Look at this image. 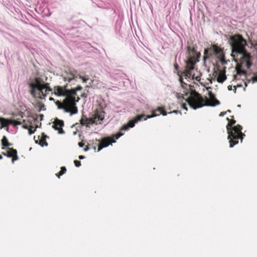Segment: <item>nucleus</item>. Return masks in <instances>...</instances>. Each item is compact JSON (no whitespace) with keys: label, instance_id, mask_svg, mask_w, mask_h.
I'll return each mask as SVG.
<instances>
[{"label":"nucleus","instance_id":"nucleus-9","mask_svg":"<svg viewBox=\"0 0 257 257\" xmlns=\"http://www.w3.org/2000/svg\"><path fill=\"white\" fill-rule=\"evenodd\" d=\"M12 123V121L10 119L5 118L3 117H0V124L1 128L8 126L10 124Z\"/></svg>","mask_w":257,"mask_h":257},{"label":"nucleus","instance_id":"nucleus-44","mask_svg":"<svg viewBox=\"0 0 257 257\" xmlns=\"http://www.w3.org/2000/svg\"><path fill=\"white\" fill-rule=\"evenodd\" d=\"M23 127L25 129H28L30 127L27 124H26L23 125Z\"/></svg>","mask_w":257,"mask_h":257},{"label":"nucleus","instance_id":"nucleus-22","mask_svg":"<svg viewBox=\"0 0 257 257\" xmlns=\"http://www.w3.org/2000/svg\"><path fill=\"white\" fill-rule=\"evenodd\" d=\"M1 142L2 146L4 147H6V145L9 143L8 140L6 136L3 137Z\"/></svg>","mask_w":257,"mask_h":257},{"label":"nucleus","instance_id":"nucleus-2","mask_svg":"<svg viewBox=\"0 0 257 257\" xmlns=\"http://www.w3.org/2000/svg\"><path fill=\"white\" fill-rule=\"evenodd\" d=\"M235 120H232L228 123L226 126L227 131L228 134V139L229 140L230 148H232L235 145L238 143V140L240 139L242 142L245 135L241 132L242 126L239 124L230 127V124H233L235 123Z\"/></svg>","mask_w":257,"mask_h":257},{"label":"nucleus","instance_id":"nucleus-47","mask_svg":"<svg viewBox=\"0 0 257 257\" xmlns=\"http://www.w3.org/2000/svg\"><path fill=\"white\" fill-rule=\"evenodd\" d=\"M194 79H195V80H196L197 81H199L200 80V77L197 76L195 78L194 77Z\"/></svg>","mask_w":257,"mask_h":257},{"label":"nucleus","instance_id":"nucleus-27","mask_svg":"<svg viewBox=\"0 0 257 257\" xmlns=\"http://www.w3.org/2000/svg\"><path fill=\"white\" fill-rule=\"evenodd\" d=\"M244 63H245V66L247 69H249L252 64V62L250 61V60L244 61Z\"/></svg>","mask_w":257,"mask_h":257},{"label":"nucleus","instance_id":"nucleus-20","mask_svg":"<svg viewBox=\"0 0 257 257\" xmlns=\"http://www.w3.org/2000/svg\"><path fill=\"white\" fill-rule=\"evenodd\" d=\"M35 143L36 144H39L42 147L47 146H48V143L46 142L45 140H44L43 139H41L39 141V140H35Z\"/></svg>","mask_w":257,"mask_h":257},{"label":"nucleus","instance_id":"nucleus-64","mask_svg":"<svg viewBox=\"0 0 257 257\" xmlns=\"http://www.w3.org/2000/svg\"><path fill=\"white\" fill-rule=\"evenodd\" d=\"M227 111L228 112H230V110H228Z\"/></svg>","mask_w":257,"mask_h":257},{"label":"nucleus","instance_id":"nucleus-45","mask_svg":"<svg viewBox=\"0 0 257 257\" xmlns=\"http://www.w3.org/2000/svg\"><path fill=\"white\" fill-rule=\"evenodd\" d=\"M81 96L82 97L86 98V97H87V94H86V93H83L81 95Z\"/></svg>","mask_w":257,"mask_h":257},{"label":"nucleus","instance_id":"nucleus-51","mask_svg":"<svg viewBox=\"0 0 257 257\" xmlns=\"http://www.w3.org/2000/svg\"><path fill=\"white\" fill-rule=\"evenodd\" d=\"M89 150V148L88 147H86L84 149V151H87Z\"/></svg>","mask_w":257,"mask_h":257},{"label":"nucleus","instance_id":"nucleus-37","mask_svg":"<svg viewBox=\"0 0 257 257\" xmlns=\"http://www.w3.org/2000/svg\"><path fill=\"white\" fill-rule=\"evenodd\" d=\"M155 117V115H148L147 117L144 119L145 120H146L147 118H151Z\"/></svg>","mask_w":257,"mask_h":257},{"label":"nucleus","instance_id":"nucleus-35","mask_svg":"<svg viewBox=\"0 0 257 257\" xmlns=\"http://www.w3.org/2000/svg\"><path fill=\"white\" fill-rule=\"evenodd\" d=\"M150 112H152V115H155V117L156 116H159L160 115V114H157L156 113V112H155V111L151 109V111H150Z\"/></svg>","mask_w":257,"mask_h":257},{"label":"nucleus","instance_id":"nucleus-52","mask_svg":"<svg viewBox=\"0 0 257 257\" xmlns=\"http://www.w3.org/2000/svg\"><path fill=\"white\" fill-rule=\"evenodd\" d=\"M12 146V144H11V143H9H9L6 145V147H9V146Z\"/></svg>","mask_w":257,"mask_h":257},{"label":"nucleus","instance_id":"nucleus-63","mask_svg":"<svg viewBox=\"0 0 257 257\" xmlns=\"http://www.w3.org/2000/svg\"><path fill=\"white\" fill-rule=\"evenodd\" d=\"M2 159V156L0 155V160Z\"/></svg>","mask_w":257,"mask_h":257},{"label":"nucleus","instance_id":"nucleus-32","mask_svg":"<svg viewBox=\"0 0 257 257\" xmlns=\"http://www.w3.org/2000/svg\"><path fill=\"white\" fill-rule=\"evenodd\" d=\"M64 104H65L64 103ZM70 107H69L68 106H67L66 105H65V106H64V108H63L64 111L65 112H70Z\"/></svg>","mask_w":257,"mask_h":257},{"label":"nucleus","instance_id":"nucleus-60","mask_svg":"<svg viewBox=\"0 0 257 257\" xmlns=\"http://www.w3.org/2000/svg\"><path fill=\"white\" fill-rule=\"evenodd\" d=\"M237 107H241V105H240V104H238V105H237Z\"/></svg>","mask_w":257,"mask_h":257},{"label":"nucleus","instance_id":"nucleus-33","mask_svg":"<svg viewBox=\"0 0 257 257\" xmlns=\"http://www.w3.org/2000/svg\"><path fill=\"white\" fill-rule=\"evenodd\" d=\"M74 163L75 164V166L77 167H79L81 166V162L79 161L75 160L74 161Z\"/></svg>","mask_w":257,"mask_h":257},{"label":"nucleus","instance_id":"nucleus-59","mask_svg":"<svg viewBox=\"0 0 257 257\" xmlns=\"http://www.w3.org/2000/svg\"><path fill=\"white\" fill-rule=\"evenodd\" d=\"M177 66H178V65H175V67L176 69H177Z\"/></svg>","mask_w":257,"mask_h":257},{"label":"nucleus","instance_id":"nucleus-6","mask_svg":"<svg viewBox=\"0 0 257 257\" xmlns=\"http://www.w3.org/2000/svg\"><path fill=\"white\" fill-rule=\"evenodd\" d=\"M80 98L78 96L77 98L72 96H66L63 101V103L65 105L72 109V111L70 112V115L76 114L78 112V109L76 106V102H78Z\"/></svg>","mask_w":257,"mask_h":257},{"label":"nucleus","instance_id":"nucleus-61","mask_svg":"<svg viewBox=\"0 0 257 257\" xmlns=\"http://www.w3.org/2000/svg\"><path fill=\"white\" fill-rule=\"evenodd\" d=\"M53 98L52 97L50 98V100H53Z\"/></svg>","mask_w":257,"mask_h":257},{"label":"nucleus","instance_id":"nucleus-34","mask_svg":"<svg viewBox=\"0 0 257 257\" xmlns=\"http://www.w3.org/2000/svg\"><path fill=\"white\" fill-rule=\"evenodd\" d=\"M176 113V114H177V113H180V114H182L181 112L180 111H179L178 110H174L172 111H171L170 112H169L168 113Z\"/></svg>","mask_w":257,"mask_h":257},{"label":"nucleus","instance_id":"nucleus-3","mask_svg":"<svg viewBox=\"0 0 257 257\" xmlns=\"http://www.w3.org/2000/svg\"><path fill=\"white\" fill-rule=\"evenodd\" d=\"M31 94L35 98L43 99L46 96L47 92L52 90L48 83L42 82L39 78L35 79L34 83L30 84Z\"/></svg>","mask_w":257,"mask_h":257},{"label":"nucleus","instance_id":"nucleus-12","mask_svg":"<svg viewBox=\"0 0 257 257\" xmlns=\"http://www.w3.org/2000/svg\"><path fill=\"white\" fill-rule=\"evenodd\" d=\"M82 89V87L81 86H78L75 89H72L70 90H69L67 96H73L74 97H76V95H77L76 91H80Z\"/></svg>","mask_w":257,"mask_h":257},{"label":"nucleus","instance_id":"nucleus-16","mask_svg":"<svg viewBox=\"0 0 257 257\" xmlns=\"http://www.w3.org/2000/svg\"><path fill=\"white\" fill-rule=\"evenodd\" d=\"M226 79L225 74H220L217 77V81L219 83H223Z\"/></svg>","mask_w":257,"mask_h":257},{"label":"nucleus","instance_id":"nucleus-11","mask_svg":"<svg viewBox=\"0 0 257 257\" xmlns=\"http://www.w3.org/2000/svg\"><path fill=\"white\" fill-rule=\"evenodd\" d=\"M141 107V108L143 109L142 111L143 113L150 112V111H151V109H152V106L148 103L145 102H142Z\"/></svg>","mask_w":257,"mask_h":257},{"label":"nucleus","instance_id":"nucleus-24","mask_svg":"<svg viewBox=\"0 0 257 257\" xmlns=\"http://www.w3.org/2000/svg\"><path fill=\"white\" fill-rule=\"evenodd\" d=\"M38 105L39 107V111H41L42 110H46V108H45V105L44 104L42 103L41 102H38Z\"/></svg>","mask_w":257,"mask_h":257},{"label":"nucleus","instance_id":"nucleus-57","mask_svg":"<svg viewBox=\"0 0 257 257\" xmlns=\"http://www.w3.org/2000/svg\"><path fill=\"white\" fill-rule=\"evenodd\" d=\"M115 142H116V141H115V140H112V141H111V143H110V144H111H111H112V143H115Z\"/></svg>","mask_w":257,"mask_h":257},{"label":"nucleus","instance_id":"nucleus-41","mask_svg":"<svg viewBox=\"0 0 257 257\" xmlns=\"http://www.w3.org/2000/svg\"><path fill=\"white\" fill-rule=\"evenodd\" d=\"M52 127L54 128L55 130H58L59 129V126L58 125H56V124H53V125H52Z\"/></svg>","mask_w":257,"mask_h":257},{"label":"nucleus","instance_id":"nucleus-14","mask_svg":"<svg viewBox=\"0 0 257 257\" xmlns=\"http://www.w3.org/2000/svg\"><path fill=\"white\" fill-rule=\"evenodd\" d=\"M209 96L211 98L213 99L215 102L214 103L211 104L210 105V106H214L220 104L219 101L215 98L214 95L211 92H209Z\"/></svg>","mask_w":257,"mask_h":257},{"label":"nucleus","instance_id":"nucleus-31","mask_svg":"<svg viewBox=\"0 0 257 257\" xmlns=\"http://www.w3.org/2000/svg\"><path fill=\"white\" fill-rule=\"evenodd\" d=\"M32 128H33V126L32 125H31L30 127H29L28 128V130H29V133L30 135H32L33 134H34L35 133V131H36L35 129L33 130Z\"/></svg>","mask_w":257,"mask_h":257},{"label":"nucleus","instance_id":"nucleus-18","mask_svg":"<svg viewBox=\"0 0 257 257\" xmlns=\"http://www.w3.org/2000/svg\"><path fill=\"white\" fill-rule=\"evenodd\" d=\"M12 148H8L7 152H3L2 154L8 158H12L13 157V152L11 151Z\"/></svg>","mask_w":257,"mask_h":257},{"label":"nucleus","instance_id":"nucleus-43","mask_svg":"<svg viewBox=\"0 0 257 257\" xmlns=\"http://www.w3.org/2000/svg\"><path fill=\"white\" fill-rule=\"evenodd\" d=\"M78 146L79 147L82 148L84 146V144L83 142H81L78 143Z\"/></svg>","mask_w":257,"mask_h":257},{"label":"nucleus","instance_id":"nucleus-30","mask_svg":"<svg viewBox=\"0 0 257 257\" xmlns=\"http://www.w3.org/2000/svg\"><path fill=\"white\" fill-rule=\"evenodd\" d=\"M12 121V124L14 126H16L17 125H20L22 124V122L21 121H17V120H11Z\"/></svg>","mask_w":257,"mask_h":257},{"label":"nucleus","instance_id":"nucleus-46","mask_svg":"<svg viewBox=\"0 0 257 257\" xmlns=\"http://www.w3.org/2000/svg\"><path fill=\"white\" fill-rule=\"evenodd\" d=\"M177 97H178V99H180L181 98H183V99H184L183 96L182 95L179 94H177Z\"/></svg>","mask_w":257,"mask_h":257},{"label":"nucleus","instance_id":"nucleus-23","mask_svg":"<svg viewBox=\"0 0 257 257\" xmlns=\"http://www.w3.org/2000/svg\"><path fill=\"white\" fill-rule=\"evenodd\" d=\"M88 121H90V120H88V119L87 117H85L84 119L82 118L80 120V123L81 125H84L86 124L87 123H89V122H88Z\"/></svg>","mask_w":257,"mask_h":257},{"label":"nucleus","instance_id":"nucleus-15","mask_svg":"<svg viewBox=\"0 0 257 257\" xmlns=\"http://www.w3.org/2000/svg\"><path fill=\"white\" fill-rule=\"evenodd\" d=\"M103 119V117L101 116V115L97 114L93 120H91L92 123L97 124L98 123H100L99 121H102Z\"/></svg>","mask_w":257,"mask_h":257},{"label":"nucleus","instance_id":"nucleus-53","mask_svg":"<svg viewBox=\"0 0 257 257\" xmlns=\"http://www.w3.org/2000/svg\"><path fill=\"white\" fill-rule=\"evenodd\" d=\"M40 116L41 117V120H42L43 119V118L44 115L43 114H40Z\"/></svg>","mask_w":257,"mask_h":257},{"label":"nucleus","instance_id":"nucleus-55","mask_svg":"<svg viewBox=\"0 0 257 257\" xmlns=\"http://www.w3.org/2000/svg\"><path fill=\"white\" fill-rule=\"evenodd\" d=\"M228 89L229 90H231L232 89V86H228Z\"/></svg>","mask_w":257,"mask_h":257},{"label":"nucleus","instance_id":"nucleus-40","mask_svg":"<svg viewBox=\"0 0 257 257\" xmlns=\"http://www.w3.org/2000/svg\"><path fill=\"white\" fill-rule=\"evenodd\" d=\"M160 114H162L164 116H166L167 115L168 113L166 111H161V112L159 113Z\"/></svg>","mask_w":257,"mask_h":257},{"label":"nucleus","instance_id":"nucleus-19","mask_svg":"<svg viewBox=\"0 0 257 257\" xmlns=\"http://www.w3.org/2000/svg\"><path fill=\"white\" fill-rule=\"evenodd\" d=\"M185 76L186 78L194 79V74H193L191 71L186 70Z\"/></svg>","mask_w":257,"mask_h":257},{"label":"nucleus","instance_id":"nucleus-42","mask_svg":"<svg viewBox=\"0 0 257 257\" xmlns=\"http://www.w3.org/2000/svg\"><path fill=\"white\" fill-rule=\"evenodd\" d=\"M242 87V85L241 84H237L236 86H234V92H236V87Z\"/></svg>","mask_w":257,"mask_h":257},{"label":"nucleus","instance_id":"nucleus-1","mask_svg":"<svg viewBox=\"0 0 257 257\" xmlns=\"http://www.w3.org/2000/svg\"><path fill=\"white\" fill-rule=\"evenodd\" d=\"M231 47V56L236 62L250 60L251 56L245 49L246 42L241 36H231L229 40Z\"/></svg>","mask_w":257,"mask_h":257},{"label":"nucleus","instance_id":"nucleus-10","mask_svg":"<svg viewBox=\"0 0 257 257\" xmlns=\"http://www.w3.org/2000/svg\"><path fill=\"white\" fill-rule=\"evenodd\" d=\"M212 51L214 55L217 56L218 57H221L223 54V52L221 49L216 46H213L212 48Z\"/></svg>","mask_w":257,"mask_h":257},{"label":"nucleus","instance_id":"nucleus-21","mask_svg":"<svg viewBox=\"0 0 257 257\" xmlns=\"http://www.w3.org/2000/svg\"><path fill=\"white\" fill-rule=\"evenodd\" d=\"M54 124H56V125H58V126L62 127V126H64V121L62 120L56 118L55 121L54 122Z\"/></svg>","mask_w":257,"mask_h":257},{"label":"nucleus","instance_id":"nucleus-8","mask_svg":"<svg viewBox=\"0 0 257 257\" xmlns=\"http://www.w3.org/2000/svg\"><path fill=\"white\" fill-rule=\"evenodd\" d=\"M110 145L109 139L104 138L98 146V151H100L102 148L108 147Z\"/></svg>","mask_w":257,"mask_h":257},{"label":"nucleus","instance_id":"nucleus-29","mask_svg":"<svg viewBox=\"0 0 257 257\" xmlns=\"http://www.w3.org/2000/svg\"><path fill=\"white\" fill-rule=\"evenodd\" d=\"M251 81L252 83L257 82V74L251 78V79L248 80V82Z\"/></svg>","mask_w":257,"mask_h":257},{"label":"nucleus","instance_id":"nucleus-39","mask_svg":"<svg viewBox=\"0 0 257 257\" xmlns=\"http://www.w3.org/2000/svg\"><path fill=\"white\" fill-rule=\"evenodd\" d=\"M182 107L186 110H188V108L185 103H183L182 104Z\"/></svg>","mask_w":257,"mask_h":257},{"label":"nucleus","instance_id":"nucleus-5","mask_svg":"<svg viewBox=\"0 0 257 257\" xmlns=\"http://www.w3.org/2000/svg\"><path fill=\"white\" fill-rule=\"evenodd\" d=\"M189 105L193 109L201 108L204 105L202 104V97L199 94L198 96H191L186 99Z\"/></svg>","mask_w":257,"mask_h":257},{"label":"nucleus","instance_id":"nucleus-56","mask_svg":"<svg viewBox=\"0 0 257 257\" xmlns=\"http://www.w3.org/2000/svg\"><path fill=\"white\" fill-rule=\"evenodd\" d=\"M6 127V131L8 132H9V126H6L5 127Z\"/></svg>","mask_w":257,"mask_h":257},{"label":"nucleus","instance_id":"nucleus-48","mask_svg":"<svg viewBox=\"0 0 257 257\" xmlns=\"http://www.w3.org/2000/svg\"><path fill=\"white\" fill-rule=\"evenodd\" d=\"M78 158L80 160H82L85 158V157L84 156L80 155L78 157Z\"/></svg>","mask_w":257,"mask_h":257},{"label":"nucleus","instance_id":"nucleus-25","mask_svg":"<svg viewBox=\"0 0 257 257\" xmlns=\"http://www.w3.org/2000/svg\"><path fill=\"white\" fill-rule=\"evenodd\" d=\"M56 104L58 106V108L60 109H63L65 104H63L61 102L57 101L56 102Z\"/></svg>","mask_w":257,"mask_h":257},{"label":"nucleus","instance_id":"nucleus-38","mask_svg":"<svg viewBox=\"0 0 257 257\" xmlns=\"http://www.w3.org/2000/svg\"><path fill=\"white\" fill-rule=\"evenodd\" d=\"M58 133L59 134H63L65 133L64 131L61 128L60 129H58Z\"/></svg>","mask_w":257,"mask_h":257},{"label":"nucleus","instance_id":"nucleus-28","mask_svg":"<svg viewBox=\"0 0 257 257\" xmlns=\"http://www.w3.org/2000/svg\"><path fill=\"white\" fill-rule=\"evenodd\" d=\"M66 171V168L65 167H62L61 168V170L59 173V176H61L63 175L64 173H65Z\"/></svg>","mask_w":257,"mask_h":257},{"label":"nucleus","instance_id":"nucleus-17","mask_svg":"<svg viewBox=\"0 0 257 257\" xmlns=\"http://www.w3.org/2000/svg\"><path fill=\"white\" fill-rule=\"evenodd\" d=\"M11 151L13 152V159H12V163H14V162L17 160H18L19 157L17 155V151L16 150L12 149Z\"/></svg>","mask_w":257,"mask_h":257},{"label":"nucleus","instance_id":"nucleus-4","mask_svg":"<svg viewBox=\"0 0 257 257\" xmlns=\"http://www.w3.org/2000/svg\"><path fill=\"white\" fill-rule=\"evenodd\" d=\"M145 116V114L144 113H143L142 114L137 115L136 117L134 118L133 119L130 120L126 124L123 125L120 127L119 130L120 132L114 135L113 137L115 138L116 139H118L119 138L123 136L124 134L123 133L121 132V131H128L130 129V128L134 127L135 125V124L139 122V121H141L142 118L144 117Z\"/></svg>","mask_w":257,"mask_h":257},{"label":"nucleus","instance_id":"nucleus-36","mask_svg":"<svg viewBox=\"0 0 257 257\" xmlns=\"http://www.w3.org/2000/svg\"><path fill=\"white\" fill-rule=\"evenodd\" d=\"M154 110L155 111V112H161V111L162 110V108L161 107H158L156 109H154Z\"/></svg>","mask_w":257,"mask_h":257},{"label":"nucleus","instance_id":"nucleus-58","mask_svg":"<svg viewBox=\"0 0 257 257\" xmlns=\"http://www.w3.org/2000/svg\"><path fill=\"white\" fill-rule=\"evenodd\" d=\"M37 119H38L37 116L36 117L34 118V120H37Z\"/></svg>","mask_w":257,"mask_h":257},{"label":"nucleus","instance_id":"nucleus-7","mask_svg":"<svg viewBox=\"0 0 257 257\" xmlns=\"http://www.w3.org/2000/svg\"><path fill=\"white\" fill-rule=\"evenodd\" d=\"M67 74V76L64 77V80L68 81V82H71L72 80L75 79V78H77L78 76L82 79L83 82H86L87 80H89V77L87 76L84 77H82L79 74H77V71L74 69H68V71H66Z\"/></svg>","mask_w":257,"mask_h":257},{"label":"nucleus","instance_id":"nucleus-50","mask_svg":"<svg viewBox=\"0 0 257 257\" xmlns=\"http://www.w3.org/2000/svg\"><path fill=\"white\" fill-rule=\"evenodd\" d=\"M94 4H95V5L97 6L99 8H102L103 7V6H101V5H100V4H95V3H94Z\"/></svg>","mask_w":257,"mask_h":257},{"label":"nucleus","instance_id":"nucleus-49","mask_svg":"<svg viewBox=\"0 0 257 257\" xmlns=\"http://www.w3.org/2000/svg\"><path fill=\"white\" fill-rule=\"evenodd\" d=\"M226 113V112H221V113H220L219 116H224V115Z\"/></svg>","mask_w":257,"mask_h":257},{"label":"nucleus","instance_id":"nucleus-62","mask_svg":"<svg viewBox=\"0 0 257 257\" xmlns=\"http://www.w3.org/2000/svg\"><path fill=\"white\" fill-rule=\"evenodd\" d=\"M245 87H246V86H247V84H246V82H245Z\"/></svg>","mask_w":257,"mask_h":257},{"label":"nucleus","instance_id":"nucleus-13","mask_svg":"<svg viewBox=\"0 0 257 257\" xmlns=\"http://www.w3.org/2000/svg\"><path fill=\"white\" fill-rule=\"evenodd\" d=\"M186 52L188 55V58H190L192 57V55H193L195 53V50L194 48H192L190 46H188Z\"/></svg>","mask_w":257,"mask_h":257},{"label":"nucleus","instance_id":"nucleus-26","mask_svg":"<svg viewBox=\"0 0 257 257\" xmlns=\"http://www.w3.org/2000/svg\"><path fill=\"white\" fill-rule=\"evenodd\" d=\"M194 69V65L193 63L191 64H187V70L189 71H191Z\"/></svg>","mask_w":257,"mask_h":257},{"label":"nucleus","instance_id":"nucleus-54","mask_svg":"<svg viewBox=\"0 0 257 257\" xmlns=\"http://www.w3.org/2000/svg\"><path fill=\"white\" fill-rule=\"evenodd\" d=\"M114 111L117 112H121L122 110H116V108L114 109Z\"/></svg>","mask_w":257,"mask_h":257}]
</instances>
